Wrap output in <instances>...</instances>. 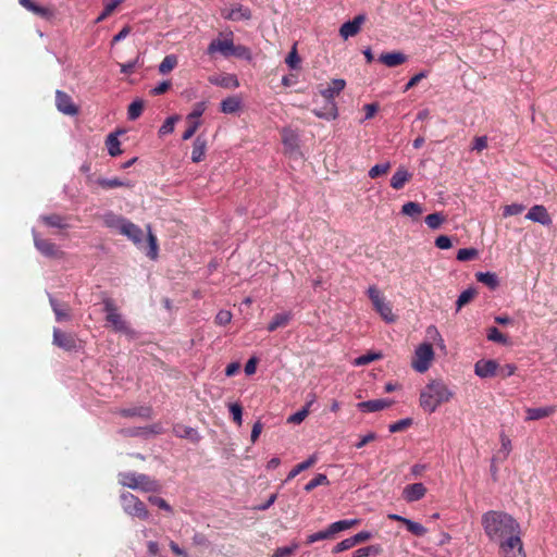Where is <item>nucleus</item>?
<instances>
[{"label": "nucleus", "mask_w": 557, "mask_h": 557, "mask_svg": "<svg viewBox=\"0 0 557 557\" xmlns=\"http://www.w3.org/2000/svg\"><path fill=\"white\" fill-rule=\"evenodd\" d=\"M148 500L158 506L160 509L172 512V507L168 504V502L159 496H149Z\"/></svg>", "instance_id": "nucleus-57"}, {"label": "nucleus", "mask_w": 557, "mask_h": 557, "mask_svg": "<svg viewBox=\"0 0 557 557\" xmlns=\"http://www.w3.org/2000/svg\"><path fill=\"white\" fill-rule=\"evenodd\" d=\"M98 184L103 188H117V187H132V184L127 181H122L120 178H100Z\"/></svg>", "instance_id": "nucleus-36"}, {"label": "nucleus", "mask_w": 557, "mask_h": 557, "mask_svg": "<svg viewBox=\"0 0 557 557\" xmlns=\"http://www.w3.org/2000/svg\"><path fill=\"white\" fill-rule=\"evenodd\" d=\"M308 414H309V409L302 408L301 410L289 416L287 419V422L293 423V424H299L307 418Z\"/></svg>", "instance_id": "nucleus-53"}, {"label": "nucleus", "mask_w": 557, "mask_h": 557, "mask_svg": "<svg viewBox=\"0 0 557 557\" xmlns=\"http://www.w3.org/2000/svg\"><path fill=\"white\" fill-rule=\"evenodd\" d=\"M482 525L487 537L498 543L500 555L523 550L520 524L510 515L487 511L482 516Z\"/></svg>", "instance_id": "nucleus-1"}, {"label": "nucleus", "mask_w": 557, "mask_h": 557, "mask_svg": "<svg viewBox=\"0 0 557 557\" xmlns=\"http://www.w3.org/2000/svg\"><path fill=\"white\" fill-rule=\"evenodd\" d=\"M426 488L422 483L407 485L403 491V497L406 502L412 503L424 497Z\"/></svg>", "instance_id": "nucleus-16"}, {"label": "nucleus", "mask_w": 557, "mask_h": 557, "mask_svg": "<svg viewBox=\"0 0 557 557\" xmlns=\"http://www.w3.org/2000/svg\"><path fill=\"white\" fill-rule=\"evenodd\" d=\"M329 539H333V535H332L330 529L327 528L325 530H322V531H319L317 533L310 534L307 537V543L308 544H312L314 542L323 541V540H329Z\"/></svg>", "instance_id": "nucleus-47"}, {"label": "nucleus", "mask_w": 557, "mask_h": 557, "mask_svg": "<svg viewBox=\"0 0 557 557\" xmlns=\"http://www.w3.org/2000/svg\"><path fill=\"white\" fill-rule=\"evenodd\" d=\"M170 87H171V83L169 81H163V82L159 83L156 87L152 88L151 94L156 95V96L162 95L165 91H168Z\"/></svg>", "instance_id": "nucleus-64"}, {"label": "nucleus", "mask_w": 557, "mask_h": 557, "mask_svg": "<svg viewBox=\"0 0 557 557\" xmlns=\"http://www.w3.org/2000/svg\"><path fill=\"white\" fill-rule=\"evenodd\" d=\"M104 311L107 313V321L112 325L116 332L128 333L129 327L124 321L122 315L117 312L115 306L111 300L104 301Z\"/></svg>", "instance_id": "nucleus-10"}, {"label": "nucleus", "mask_w": 557, "mask_h": 557, "mask_svg": "<svg viewBox=\"0 0 557 557\" xmlns=\"http://www.w3.org/2000/svg\"><path fill=\"white\" fill-rule=\"evenodd\" d=\"M206 108H207L206 101L197 102L194 106L193 111L187 115V117H186L187 122L199 121V117L203 114V112L206 111Z\"/></svg>", "instance_id": "nucleus-44"}, {"label": "nucleus", "mask_w": 557, "mask_h": 557, "mask_svg": "<svg viewBox=\"0 0 557 557\" xmlns=\"http://www.w3.org/2000/svg\"><path fill=\"white\" fill-rule=\"evenodd\" d=\"M405 525L407 530L416 536H424L428 532L426 528H424L421 523L410 519L405 521Z\"/></svg>", "instance_id": "nucleus-42"}, {"label": "nucleus", "mask_w": 557, "mask_h": 557, "mask_svg": "<svg viewBox=\"0 0 557 557\" xmlns=\"http://www.w3.org/2000/svg\"><path fill=\"white\" fill-rule=\"evenodd\" d=\"M292 318H293V314L289 311L276 313L273 317L272 321L269 323L268 331L273 332L280 327L287 326L288 323L290 322Z\"/></svg>", "instance_id": "nucleus-25"}, {"label": "nucleus", "mask_w": 557, "mask_h": 557, "mask_svg": "<svg viewBox=\"0 0 557 557\" xmlns=\"http://www.w3.org/2000/svg\"><path fill=\"white\" fill-rule=\"evenodd\" d=\"M121 503L123 510L133 517L140 518L143 520L148 519L149 512L145 506V504L132 493H122Z\"/></svg>", "instance_id": "nucleus-9"}, {"label": "nucleus", "mask_w": 557, "mask_h": 557, "mask_svg": "<svg viewBox=\"0 0 557 557\" xmlns=\"http://www.w3.org/2000/svg\"><path fill=\"white\" fill-rule=\"evenodd\" d=\"M346 83L344 79H333L327 87L320 90L321 96L325 99L326 103L322 110H314L318 117L334 120L337 116V107L334 98L338 96L345 88Z\"/></svg>", "instance_id": "nucleus-4"}, {"label": "nucleus", "mask_w": 557, "mask_h": 557, "mask_svg": "<svg viewBox=\"0 0 557 557\" xmlns=\"http://www.w3.org/2000/svg\"><path fill=\"white\" fill-rule=\"evenodd\" d=\"M451 388L441 379L431 380L420 392V407L428 413L448 403L454 397Z\"/></svg>", "instance_id": "nucleus-2"}, {"label": "nucleus", "mask_w": 557, "mask_h": 557, "mask_svg": "<svg viewBox=\"0 0 557 557\" xmlns=\"http://www.w3.org/2000/svg\"><path fill=\"white\" fill-rule=\"evenodd\" d=\"M382 550H383L382 546L379 544L370 545V546L357 549L354 553L352 557H368V556H372V555H379L382 553Z\"/></svg>", "instance_id": "nucleus-39"}, {"label": "nucleus", "mask_w": 557, "mask_h": 557, "mask_svg": "<svg viewBox=\"0 0 557 557\" xmlns=\"http://www.w3.org/2000/svg\"><path fill=\"white\" fill-rule=\"evenodd\" d=\"M232 312L228 310H220L215 315V323L226 325L232 321Z\"/></svg>", "instance_id": "nucleus-56"}, {"label": "nucleus", "mask_w": 557, "mask_h": 557, "mask_svg": "<svg viewBox=\"0 0 557 557\" xmlns=\"http://www.w3.org/2000/svg\"><path fill=\"white\" fill-rule=\"evenodd\" d=\"M383 355L381 352H368L366 355H362L354 360V364L356 367L366 366L372 361L382 359Z\"/></svg>", "instance_id": "nucleus-38"}, {"label": "nucleus", "mask_w": 557, "mask_h": 557, "mask_svg": "<svg viewBox=\"0 0 557 557\" xmlns=\"http://www.w3.org/2000/svg\"><path fill=\"white\" fill-rule=\"evenodd\" d=\"M478 256V250L474 248H462L457 252V259L459 261H469Z\"/></svg>", "instance_id": "nucleus-48"}, {"label": "nucleus", "mask_w": 557, "mask_h": 557, "mask_svg": "<svg viewBox=\"0 0 557 557\" xmlns=\"http://www.w3.org/2000/svg\"><path fill=\"white\" fill-rule=\"evenodd\" d=\"M230 412L233 417L234 422L238 425L243 423V408L239 404L234 403L228 405Z\"/></svg>", "instance_id": "nucleus-50"}, {"label": "nucleus", "mask_w": 557, "mask_h": 557, "mask_svg": "<svg viewBox=\"0 0 557 557\" xmlns=\"http://www.w3.org/2000/svg\"><path fill=\"white\" fill-rule=\"evenodd\" d=\"M408 57L400 51L384 52L379 57V61L387 67H395L407 62Z\"/></svg>", "instance_id": "nucleus-17"}, {"label": "nucleus", "mask_w": 557, "mask_h": 557, "mask_svg": "<svg viewBox=\"0 0 557 557\" xmlns=\"http://www.w3.org/2000/svg\"><path fill=\"white\" fill-rule=\"evenodd\" d=\"M221 15L223 18L233 22L247 21L251 17V11L249 8L237 3L233 4L231 8L223 9Z\"/></svg>", "instance_id": "nucleus-11"}, {"label": "nucleus", "mask_w": 557, "mask_h": 557, "mask_svg": "<svg viewBox=\"0 0 557 557\" xmlns=\"http://www.w3.org/2000/svg\"><path fill=\"white\" fill-rule=\"evenodd\" d=\"M41 220L49 226L63 228L65 227V223L63 221V218L58 214H51V215H42Z\"/></svg>", "instance_id": "nucleus-45"}, {"label": "nucleus", "mask_w": 557, "mask_h": 557, "mask_svg": "<svg viewBox=\"0 0 557 557\" xmlns=\"http://www.w3.org/2000/svg\"><path fill=\"white\" fill-rule=\"evenodd\" d=\"M498 363L495 360H479L474 366V372L480 377H491L497 374Z\"/></svg>", "instance_id": "nucleus-15"}, {"label": "nucleus", "mask_w": 557, "mask_h": 557, "mask_svg": "<svg viewBox=\"0 0 557 557\" xmlns=\"http://www.w3.org/2000/svg\"><path fill=\"white\" fill-rule=\"evenodd\" d=\"M411 423H412V420L409 418L401 419V420L391 424L388 426V430L391 433L400 432V431L405 430L406 428H408L409 425H411Z\"/></svg>", "instance_id": "nucleus-54"}, {"label": "nucleus", "mask_w": 557, "mask_h": 557, "mask_svg": "<svg viewBox=\"0 0 557 557\" xmlns=\"http://www.w3.org/2000/svg\"><path fill=\"white\" fill-rule=\"evenodd\" d=\"M144 110V103L141 100H135L128 106L127 116L129 120L134 121L140 116Z\"/></svg>", "instance_id": "nucleus-41"}, {"label": "nucleus", "mask_w": 557, "mask_h": 557, "mask_svg": "<svg viewBox=\"0 0 557 557\" xmlns=\"http://www.w3.org/2000/svg\"><path fill=\"white\" fill-rule=\"evenodd\" d=\"M122 414L125 417H140L144 419L151 418V408L150 407H135L122 410Z\"/></svg>", "instance_id": "nucleus-34"}, {"label": "nucleus", "mask_w": 557, "mask_h": 557, "mask_svg": "<svg viewBox=\"0 0 557 557\" xmlns=\"http://www.w3.org/2000/svg\"><path fill=\"white\" fill-rule=\"evenodd\" d=\"M428 76V73L426 72H420L418 74H416L414 76H412L409 82L406 84L405 86V89L404 91H408L409 89H411L412 87H414L420 81H422L423 78H425Z\"/></svg>", "instance_id": "nucleus-59"}, {"label": "nucleus", "mask_w": 557, "mask_h": 557, "mask_svg": "<svg viewBox=\"0 0 557 557\" xmlns=\"http://www.w3.org/2000/svg\"><path fill=\"white\" fill-rule=\"evenodd\" d=\"M434 359V350L431 344L423 343L416 348L411 367L419 373H424L429 370L432 360Z\"/></svg>", "instance_id": "nucleus-8"}, {"label": "nucleus", "mask_w": 557, "mask_h": 557, "mask_svg": "<svg viewBox=\"0 0 557 557\" xmlns=\"http://www.w3.org/2000/svg\"><path fill=\"white\" fill-rule=\"evenodd\" d=\"M367 294L372 302L374 310L385 322L393 323L396 321V315L393 313L391 302L386 300L385 296L376 286H370L367 290Z\"/></svg>", "instance_id": "nucleus-7"}, {"label": "nucleus", "mask_w": 557, "mask_h": 557, "mask_svg": "<svg viewBox=\"0 0 557 557\" xmlns=\"http://www.w3.org/2000/svg\"><path fill=\"white\" fill-rule=\"evenodd\" d=\"M475 277L478 282L488 286L491 289H495L499 284L497 275L492 272H478Z\"/></svg>", "instance_id": "nucleus-28"}, {"label": "nucleus", "mask_w": 557, "mask_h": 557, "mask_svg": "<svg viewBox=\"0 0 557 557\" xmlns=\"http://www.w3.org/2000/svg\"><path fill=\"white\" fill-rule=\"evenodd\" d=\"M53 344L65 349L72 350L76 347V341L72 335L62 333L60 330H53Z\"/></svg>", "instance_id": "nucleus-19"}, {"label": "nucleus", "mask_w": 557, "mask_h": 557, "mask_svg": "<svg viewBox=\"0 0 557 557\" xmlns=\"http://www.w3.org/2000/svg\"><path fill=\"white\" fill-rule=\"evenodd\" d=\"M233 33H228L227 37L224 39L216 38L213 39L210 45L208 46L207 52L209 54L220 53L225 58H228L231 55H235L238 58H249L250 57V50L245 46H235L233 42Z\"/></svg>", "instance_id": "nucleus-6"}, {"label": "nucleus", "mask_w": 557, "mask_h": 557, "mask_svg": "<svg viewBox=\"0 0 557 557\" xmlns=\"http://www.w3.org/2000/svg\"><path fill=\"white\" fill-rule=\"evenodd\" d=\"M318 461V456L315 454L311 455L307 460L295 466L288 473L286 481H290L296 478L300 472L311 468Z\"/></svg>", "instance_id": "nucleus-26"}, {"label": "nucleus", "mask_w": 557, "mask_h": 557, "mask_svg": "<svg viewBox=\"0 0 557 557\" xmlns=\"http://www.w3.org/2000/svg\"><path fill=\"white\" fill-rule=\"evenodd\" d=\"M207 150V139L202 135H198L193 144L191 161L195 163L200 162Z\"/></svg>", "instance_id": "nucleus-23"}, {"label": "nucleus", "mask_w": 557, "mask_h": 557, "mask_svg": "<svg viewBox=\"0 0 557 557\" xmlns=\"http://www.w3.org/2000/svg\"><path fill=\"white\" fill-rule=\"evenodd\" d=\"M476 294L478 292L473 287L463 290L456 301V311L458 312L462 307L468 305L476 296Z\"/></svg>", "instance_id": "nucleus-32"}, {"label": "nucleus", "mask_w": 557, "mask_h": 557, "mask_svg": "<svg viewBox=\"0 0 557 557\" xmlns=\"http://www.w3.org/2000/svg\"><path fill=\"white\" fill-rule=\"evenodd\" d=\"M411 177L412 173H410L405 166H399L391 178V186L394 189L399 190L411 180Z\"/></svg>", "instance_id": "nucleus-20"}, {"label": "nucleus", "mask_w": 557, "mask_h": 557, "mask_svg": "<svg viewBox=\"0 0 557 557\" xmlns=\"http://www.w3.org/2000/svg\"><path fill=\"white\" fill-rule=\"evenodd\" d=\"M423 212V207L414 201L406 202L401 207V213L404 215L410 216L412 219H417Z\"/></svg>", "instance_id": "nucleus-30"}, {"label": "nucleus", "mask_w": 557, "mask_h": 557, "mask_svg": "<svg viewBox=\"0 0 557 557\" xmlns=\"http://www.w3.org/2000/svg\"><path fill=\"white\" fill-rule=\"evenodd\" d=\"M285 63L290 67V69H297L300 64V58L297 53V49H296V45H294V47L292 48L290 52L288 53V55L286 57L285 59Z\"/></svg>", "instance_id": "nucleus-49"}, {"label": "nucleus", "mask_w": 557, "mask_h": 557, "mask_svg": "<svg viewBox=\"0 0 557 557\" xmlns=\"http://www.w3.org/2000/svg\"><path fill=\"white\" fill-rule=\"evenodd\" d=\"M119 483L128 488L146 493L161 491L159 481L144 473L122 472L119 474Z\"/></svg>", "instance_id": "nucleus-5"}, {"label": "nucleus", "mask_w": 557, "mask_h": 557, "mask_svg": "<svg viewBox=\"0 0 557 557\" xmlns=\"http://www.w3.org/2000/svg\"><path fill=\"white\" fill-rule=\"evenodd\" d=\"M147 245L144 243V232L141 228L128 220L123 225L121 234L129 238L139 249L144 250L149 258L156 259L158 256L157 237L152 234L150 226H147Z\"/></svg>", "instance_id": "nucleus-3"}, {"label": "nucleus", "mask_w": 557, "mask_h": 557, "mask_svg": "<svg viewBox=\"0 0 557 557\" xmlns=\"http://www.w3.org/2000/svg\"><path fill=\"white\" fill-rule=\"evenodd\" d=\"M35 247L45 256L52 257L57 255V248L54 244L49 240L41 239L38 237L35 231H33Z\"/></svg>", "instance_id": "nucleus-24"}, {"label": "nucleus", "mask_w": 557, "mask_h": 557, "mask_svg": "<svg viewBox=\"0 0 557 557\" xmlns=\"http://www.w3.org/2000/svg\"><path fill=\"white\" fill-rule=\"evenodd\" d=\"M356 546L355 543H354V540L352 537H348V539H345L343 541H341L339 543H337L334 547H333V553L334 554H338V553H342L344 550H347L351 547Z\"/></svg>", "instance_id": "nucleus-55"}, {"label": "nucleus", "mask_w": 557, "mask_h": 557, "mask_svg": "<svg viewBox=\"0 0 557 557\" xmlns=\"http://www.w3.org/2000/svg\"><path fill=\"white\" fill-rule=\"evenodd\" d=\"M446 221V216L442 212H434L425 216V224L431 230H437Z\"/></svg>", "instance_id": "nucleus-35"}, {"label": "nucleus", "mask_w": 557, "mask_h": 557, "mask_svg": "<svg viewBox=\"0 0 557 557\" xmlns=\"http://www.w3.org/2000/svg\"><path fill=\"white\" fill-rule=\"evenodd\" d=\"M240 107L242 100L236 96L227 97L221 102V111L226 114L237 112Z\"/></svg>", "instance_id": "nucleus-27"}, {"label": "nucleus", "mask_w": 557, "mask_h": 557, "mask_svg": "<svg viewBox=\"0 0 557 557\" xmlns=\"http://www.w3.org/2000/svg\"><path fill=\"white\" fill-rule=\"evenodd\" d=\"M177 65V57L175 54L166 55L159 64V72L163 75L170 73Z\"/></svg>", "instance_id": "nucleus-37"}, {"label": "nucleus", "mask_w": 557, "mask_h": 557, "mask_svg": "<svg viewBox=\"0 0 557 557\" xmlns=\"http://www.w3.org/2000/svg\"><path fill=\"white\" fill-rule=\"evenodd\" d=\"M55 104L58 110L64 114L75 115L77 113V108L72 102L71 97L61 90L55 92Z\"/></svg>", "instance_id": "nucleus-13"}, {"label": "nucleus", "mask_w": 557, "mask_h": 557, "mask_svg": "<svg viewBox=\"0 0 557 557\" xmlns=\"http://www.w3.org/2000/svg\"><path fill=\"white\" fill-rule=\"evenodd\" d=\"M297 549V545L294 544L292 546H285V547H280L276 549L274 556L275 557H289L290 555H293V553Z\"/></svg>", "instance_id": "nucleus-61"}, {"label": "nucleus", "mask_w": 557, "mask_h": 557, "mask_svg": "<svg viewBox=\"0 0 557 557\" xmlns=\"http://www.w3.org/2000/svg\"><path fill=\"white\" fill-rule=\"evenodd\" d=\"M364 22H366L364 14H359V15L355 16L354 20L348 21L341 26L339 35L344 39H348L349 37L357 35L360 32L361 26Z\"/></svg>", "instance_id": "nucleus-12"}, {"label": "nucleus", "mask_w": 557, "mask_h": 557, "mask_svg": "<svg viewBox=\"0 0 557 557\" xmlns=\"http://www.w3.org/2000/svg\"><path fill=\"white\" fill-rule=\"evenodd\" d=\"M103 222L108 227L117 228L121 232L127 220L112 212H109L103 215Z\"/></svg>", "instance_id": "nucleus-29"}, {"label": "nucleus", "mask_w": 557, "mask_h": 557, "mask_svg": "<svg viewBox=\"0 0 557 557\" xmlns=\"http://www.w3.org/2000/svg\"><path fill=\"white\" fill-rule=\"evenodd\" d=\"M435 246L440 249H449L453 244L451 239L446 235H441L435 239Z\"/></svg>", "instance_id": "nucleus-60"}, {"label": "nucleus", "mask_w": 557, "mask_h": 557, "mask_svg": "<svg viewBox=\"0 0 557 557\" xmlns=\"http://www.w3.org/2000/svg\"><path fill=\"white\" fill-rule=\"evenodd\" d=\"M329 529L333 535V537L335 536V534L342 532V531H345L347 530V527H346V522L345 520H339V521H336V522H333L329 525Z\"/></svg>", "instance_id": "nucleus-63"}, {"label": "nucleus", "mask_w": 557, "mask_h": 557, "mask_svg": "<svg viewBox=\"0 0 557 557\" xmlns=\"http://www.w3.org/2000/svg\"><path fill=\"white\" fill-rule=\"evenodd\" d=\"M49 300H50V305L52 307V310H53V312L55 314L57 321L61 322V321L70 320V313H69L67 306H64L63 308L60 307L58 301L53 297H51V296H49Z\"/></svg>", "instance_id": "nucleus-31"}, {"label": "nucleus", "mask_w": 557, "mask_h": 557, "mask_svg": "<svg viewBox=\"0 0 557 557\" xmlns=\"http://www.w3.org/2000/svg\"><path fill=\"white\" fill-rule=\"evenodd\" d=\"M106 145L108 148V152L111 157H116L122 153V150L120 148L121 143H120L116 134H113V133L110 134L107 137Z\"/></svg>", "instance_id": "nucleus-33"}, {"label": "nucleus", "mask_w": 557, "mask_h": 557, "mask_svg": "<svg viewBox=\"0 0 557 557\" xmlns=\"http://www.w3.org/2000/svg\"><path fill=\"white\" fill-rule=\"evenodd\" d=\"M525 218L542 225L547 226L552 224L550 215L548 214L546 208L541 205L533 206L527 213Z\"/></svg>", "instance_id": "nucleus-14"}, {"label": "nucleus", "mask_w": 557, "mask_h": 557, "mask_svg": "<svg viewBox=\"0 0 557 557\" xmlns=\"http://www.w3.org/2000/svg\"><path fill=\"white\" fill-rule=\"evenodd\" d=\"M487 339L500 344L507 343V337L504 334H502L497 327H491L488 330Z\"/></svg>", "instance_id": "nucleus-51"}, {"label": "nucleus", "mask_w": 557, "mask_h": 557, "mask_svg": "<svg viewBox=\"0 0 557 557\" xmlns=\"http://www.w3.org/2000/svg\"><path fill=\"white\" fill-rule=\"evenodd\" d=\"M486 147H487V137L486 136H480V137L474 138L472 150L481 152Z\"/></svg>", "instance_id": "nucleus-62"}, {"label": "nucleus", "mask_w": 557, "mask_h": 557, "mask_svg": "<svg viewBox=\"0 0 557 557\" xmlns=\"http://www.w3.org/2000/svg\"><path fill=\"white\" fill-rule=\"evenodd\" d=\"M330 481L325 474L319 473L305 485L306 492H311L320 485H329Z\"/></svg>", "instance_id": "nucleus-40"}, {"label": "nucleus", "mask_w": 557, "mask_h": 557, "mask_svg": "<svg viewBox=\"0 0 557 557\" xmlns=\"http://www.w3.org/2000/svg\"><path fill=\"white\" fill-rule=\"evenodd\" d=\"M209 82L224 88H237L239 86L237 77L233 74L210 76Z\"/></svg>", "instance_id": "nucleus-21"}, {"label": "nucleus", "mask_w": 557, "mask_h": 557, "mask_svg": "<svg viewBox=\"0 0 557 557\" xmlns=\"http://www.w3.org/2000/svg\"><path fill=\"white\" fill-rule=\"evenodd\" d=\"M393 405V400L389 399H373L359 403L358 409L362 412H376L386 409Z\"/></svg>", "instance_id": "nucleus-18"}, {"label": "nucleus", "mask_w": 557, "mask_h": 557, "mask_svg": "<svg viewBox=\"0 0 557 557\" xmlns=\"http://www.w3.org/2000/svg\"><path fill=\"white\" fill-rule=\"evenodd\" d=\"M556 409L554 406H547V407H540V408H528L525 410V420L527 421H534L544 419L546 417L552 416L555 413Z\"/></svg>", "instance_id": "nucleus-22"}, {"label": "nucleus", "mask_w": 557, "mask_h": 557, "mask_svg": "<svg viewBox=\"0 0 557 557\" xmlns=\"http://www.w3.org/2000/svg\"><path fill=\"white\" fill-rule=\"evenodd\" d=\"M524 206L521 203H511L504 207V216L517 215L523 212Z\"/></svg>", "instance_id": "nucleus-52"}, {"label": "nucleus", "mask_w": 557, "mask_h": 557, "mask_svg": "<svg viewBox=\"0 0 557 557\" xmlns=\"http://www.w3.org/2000/svg\"><path fill=\"white\" fill-rule=\"evenodd\" d=\"M389 168H391V163L389 162H385V163H381V164H375L374 166H372L369 170V176L371 178H376L380 175L386 174L388 172Z\"/></svg>", "instance_id": "nucleus-46"}, {"label": "nucleus", "mask_w": 557, "mask_h": 557, "mask_svg": "<svg viewBox=\"0 0 557 557\" xmlns=\"http://www.w3.org/2000/svg\"><path fill=\"white\" fill-rule=\"evenodd\" d=\"M188 127L186 128V131L183 133V140H188L190 139L195 133L197 132L199 125H200V121H193V122H188Z\"/></svg>", "instance_id": "nucleus-58"}, {"label": "nucleus", "mask_w": 557, "mask_h": 557, "mask_svg": "<svg viewBox=\"0 0 557 557\" xmlns=\"http://www.w3.org/2000/svg\"><path fill=\"white\" fill-rule=\"evenodd\" d=\"M180 120L178 115H172L168 117L159 129V135L164 136L173 133L175 123Z\"/></svg>", "instance_id": "nucleus-43"}]
</instances>
